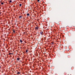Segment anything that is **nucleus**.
<instances>
[{
	"instance_id": "1",
	"label": "nucleus",
	"mask_w": 75,
	"mask_h": 75,
	"mask_svg": "<svg viewBox=\"0 0 75 75\" xmlns=\"http://www.w3.org/2000/svg\"><path fill=\"white\" fill-rule=\"evenodd\" d=\"M40 34H41V35H44L43 32V31H40Z\"/></svg>"
},
{
	"instance_id": "2",
	"label": "nucleus",
	"mask_w": 75,
	"mask_h": 75,
	"mask_svg": "<svg viewBox=\"0 0 75 75\" xmlns=\"http://www.w3.org/2000/svg\"><path fill=\"white\" fill-rule=\"evenodd\" d=\"M38 28H39V27H38V26H37V27H36L35 28V30H38Z\"/></svg>"
},
{
	"instance_id": "3",
	"label": "nucleus",
	"mask_w": 75,
	"mask_h": 75,
	"mask_svg": "<svg viewBox=\"0 0 75 75\" xmlns=\"http://www.w3.org/2000/svg\"><path fill=\"white\" fill-rule=\"evenodd\" d=\"M13 33H15L16 32V30H14V29H13Z\"/></svg>"
},
{
	"instance_id": "4",
	"label": "nucleus",
	"mask_w": 75,
	"mask_h": 75,
	"mask_svg": "<svg viewBox=\"0 0 75 75\" xmlns=\"http://www.w3.org/2000/svg\"><path fill=\"white\" fill-rule=\"evenodd\" d=\"M20 57H18V58H17V60L18 61H19V60H20Z\"/></svg>"
},
{
	"instance_id": "5",
	"label": "nucleus",
	"mask_w": 75,
	"mask_h": 75,
	"mask_svg": "<svg viewBox=\"0 0 75 75\" xmlns=\"http://www.w3.org/2000/svg\"><path fill=\"white\" fill-rule=\"evenodd\" d=\"M1 4H2V5H3L4 4V3L3 2H0Z\"/></svg>"
},
{
	"instance_id": "6",
	"label": "nucleus",
	"mask_w": 75,
	"mask_h": 75,
	"mask_svg": "<svg viewBox=\"0 0 75 75\" xmlns=\"http://www.w3.org/2000/svg\"><path fill=\"white\" fill-rule=\"evenodd\" d=\"M27 16H30V14H29V13H28L27 14Z\"/></svg>"
},
{
	"instance_id": "7",
	"label": "nucleus",
	"mask_w": 75,
	"mask_h": 75,
	"mask_svg": "<svg viewBox=\"0 0 75 75\" xmlns=\"http://www.w3.org/2000/svg\"><path fill=\"white\" fill-rule=\"evenodd\" d=\"M20 42L21 43L22 42H23V41L21 40H20Z\"/></svg>"
},
{
	"instance_id": "8",
	"label": "nucleus",
	"mask_w": 75,
	"mask_h": 75,
	"mask_svg": "<svg viewBox=\"0 0 75 75\" xmlns=\"http://www.w3.org/2000/svg\"><path fill=\"white\" fill-rule=\"evenodd\" d=\"M28 50L27 49L25 50V52H28Z\"/></svg>"
},
{
	"instance_id": "9",
	"label": "nucleus",
	"mask_w": 75,
	"mask_h": 75,
	"mask_svg": "<svg viewBox=\"0 0 75 75\" xmlns=\"http://www.w3.org/2000/svg\"><path fill=\"white\" fill-rule=\"evenodd\" d=\"M22 17V16L21 15V16L19 17V18H21Z\"/></svg>"
},
{
	"instance_id": "10",
	"label": "nucleus",
	"mask_w": 75,
	"mask_h": 75,
	"mask_svg": "<svg viewBox=\"0 0 75 75\" xmlns=\"http://www.w3.org/2000/svg\"><path fill=\"white\" fill-rule=\"evenodd\" d=\"M20 74V72H17V74L18 75H19V74Z\"/></svg>"
},
{
	"instance_id": "11",
	"label": "nucleus",
	"mask_w": 75,
	"mask_h": 75,
	"mask_svg": "<svg viewBox=\"0 0 75 75\" xmlns=\"http://www.w3.org/2000/svg\"><path fill=\"white\" fill-rule=\"evenodd\" d=\"M11 53H8V54L10 56H11Z\"/></svg>"
},
{
	"instance_id": "12",
	"label": "nucleus",
	"mask_w": 75,
	"mask_h": 75,
	"mask_svg": "<svg viewBox=\"0 0 75 75\" xmlns=\"http://www.w3.org/2000/svg\"><path fill=\"white\" fill-rule=\"evenodd\" d=\"M51 45H52L53 44H54V42H51Z\"/></svg>"
},
{
	"instance_id": "13",
	"label": "nucleus",
	"mask_w": 75,
	"mask_h": 75,
	"mask_svg": "<svg viewBox=\"0 0 75 75\" xmlns=\"http://www.w3.org/2000/svg\"><path fill=\"white\" fill-rule=\"evenodd\" d=\"M11 2H12V1H11V0H10L9 1V2H10V3H11Z\"/></svg>"
},
{
	"instance_id": "14",
	"label": "nucleus",
	"mask_w": 75,
	"mask_h": 75,
	"mask_svg": "<svg viewBox=\"0 0 75 75\" xmlns=\"http://www.w3.org/2000/svg\"><path fill=\"white\" fill-rule=\"evenodd\" d=\"M22 5L21 4H19V6H20V7H21V6Z\"/></svg>"
},
{
	"instance_id": "15",
	"label": "nucleus",
	"mask_w": 75,
	"mask_h": 75,
	"mask_svg": "<svg viewBox=\"0 0 75 75\" xmlns=\"http://www.w3.org/2000/svg\"><path fill=\"white\" fill-rule=\"evenodd\" d=\"M37 1L38 2H39V1H40V0H37Z\"/></svg>"
},
{
	"instance_id": "16",
	"label": "nucleus",
	"mask_w": 75,
	"mask_h": 75,
	"mask_svg": "<svg viewBox=\"0 0 75 75\" xmlns=\"http://www.w3.org/2000/svg\"><path fill=\"white\" fill-rule=\"evenodd\" d=\"M14 56H13V57L12 58L13 59H14Z\"/></svg>"
},
{
	"instance_id": "17",
	"label": "nucleus",
	"mask_w": 75,
	"mask_h": 75,
	"mask_svg": "<svg viewBox=\"0 0 75 75\" xmlns=\"http://www.w3.org/2000/svg\"><path fill=\"white\" fill-rule=\"evenodd\" d=\"M13 54V53H11V54Z\"/></svg>"
},
{
	"instance_id": "18",
	"label": "nucleus",
	"mask_w": 75,
	"mask_h": 75,
	"mask_svg": "<svg viewBox=\"0 0 75 75\" xmlns=\"http://www.w3.org/2000/svg\"><path fill=\"white\" fill-rule=\"evenodd\" d=\"M1 12H0V14H1Z\"/></svg>"
},
{
	"instance_id": "19",
	"label": "nucleus",
	"mask_w": 75,
	"mask_h": 75,
	"mask_svg": "<svg viewBox=\"0 0 75 75\" xmlns=\"http://www.w3.org/2000/svg\"><path fill=\"white\" fill-rule=\"evenodd\" d=\"M0 68H1V67H0Z\"/></svg>"
}]
</instances>
